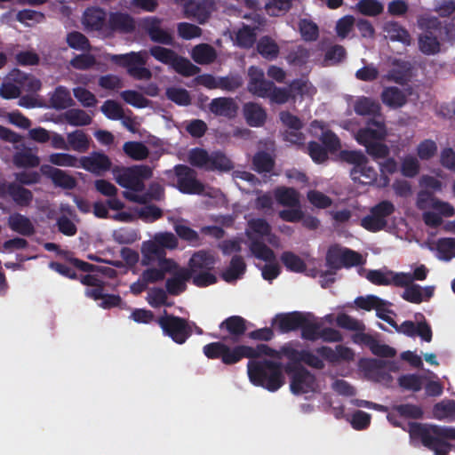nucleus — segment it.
Wrapping results in <instances>:
<instances>
[{
  "instance_id": "64",
  "label": "nucleus",
  "mask_w": 455,
  "mask_h": 455,
  "mask_svg": "<svg viewBox=\"0 0 455 455\" xmlns=\"http://www.w3.org/2000/svg\"><path fill=\"white\" fill-rule=\"evenodd\" d=\"M210 154L204 148H195L189 151L188 162L192 166L207 170Z\"/></svg>"
},
{
  "instance_id": "30",
  "label": "nucleus",
  "mask_w": 455,
  "mask_h": 455,
  "mask_svg": "<svg viewBox=\"0 0 455 455\" xmlns=\"http://www.w3.org/2000/svg\"><path fill=\"white\" fill-rule=\"evenodd\" d=\"M246 263L241 255H234L228 267L221 273V278L227 283H234L240 279L246 271Z\"/></svg>"
},
{
  "instance_id": "22",
  "label": "nucleus",
  "mask_w": 455,
  "mask_h": 455,
  "mask_svg": "<svg viewBox=\"0 0 455 455\" xmlns=\"http://www.w3.org/2000/svg\"><path fill=\"white\" fill-rule=\"evenodd\" d=\"M404 291L402 298L411 303L420 304L422 301L429 300L434 295V287L426 286L422 288L420 285L411 283V284L403 285Z\"/></svg>"
},
{
  "instance_id": "41",
  "label": "nucleus",
  "mask_w": 455,
  "mask_h": 455,
  "mask_svg": "<svg viewBox=\"0 0 455 455\" xmlns=\"http://www.w3.org/2000/svg\"><path fill=\"white\" fill-rule=\"evenodd\" d=\"M433 417L438 420H455V401L446 400L435 403L433 407Z\"/></svg>"
},
{
  "instance_id": "38",
  "label": "nucleus",
  "mask_w": 455,
  "mask_h": 455,
  "mask_svg": "<svg viewBox=\"0 0 455 455\" xmlns=\"http://www.w3.org/2000/svg\"><path fill=\"white\" fill-rule=\"evenodd\" d=\"M382 102L390 108H400L406 103V96L402 90L397 87H387L381 92Z\"/></svg>"
},
{
  "instance_id": "59",
  "label": "nucleus",
  "mask_w": 455,
  "mask_h": 455,
  "mask_svg": "<svg viewBox=\"0 0 455 455\" xmlns=\"http://www.w3.org/2000/svg\"><path fill=\"white\" fill-rule=\"evenodd\" d=\"M392 410L399 416L405 419H422L424 415L422 408L412 403L394 405Z\"/></svg>"
},
{
  "instance_id": "13",
  "label": "nucleus",
  "mask_w": 455,
  "mask_h": 455,
  "mask_svg": "<svg viewBox=\"0 0 455 455\" xmlns=\"http://www.w3.org/2000/svg\"><path fill=\"white\" fill-rule=\"evenodd\" d=\"M214 4V0H190L184 5L185 16L204 24L210 18Z\"/></svg>"
},
{
  "instance_id": "34",
  "label": "nucleus",
  "mask_w": 455,
  "mask_h": 455,
  "mask_svg": "<svg viewBox=\"0 0 455 455\" xmlns=\"http://www.w3.org/2000/svg\"><path fill=\"white\" fill-rule=\"evenodd\" d=\"M276 202L285 207H299V195L293 188L278 187L274 191Z\"/></svg>"
},
{
  "instance_id": "21",
  "label": "nucleus",
  "mask_w": 455,
  "mask_h": 455,
  "mask_svg": "<svg viewBox=\"0 0 455 455\" xmlns=\"http://www.w3.org/2000/svg\"><path fill=\"white\" fill-rule=\"evenodd\" d=\"M209 110L218 116L233 118L238 111V105L233 98L219 97L212 100Z\"/></svg>"
},
{
  "instance_id": "1",
  "label": "nucleus",
  "mask_w": 455,
  "mask_h": 455,
  "mask_svg": "<svg viewBox=\"0 0 455 455\" xmlns=\"http://www.w3.org/2000/svg\"><path fill=\"white\" fill-rule=\"evenodd\" d=\"M299 341H290L283 344L279 350L271 348L268 345L259 344L256 347L238 345L229 347L224 342L209 343L203 347L204 355L209 359H220L226 365H232L243 358H258L262 355L281 359L287 358L292 362H304V363L316 370H323L325 366L323 361L308 349L299 350Z\"/></svg>"
},
{
  "instance_id": "49",
  "label": "nucleus",
  "mask_w": 455,
  "mask_h": 455,
  "mask_svg": "<svg viewBox=\"0 0 455 455\" xmlns=\"http://www.w3.org/2000/svg\"><path fill=\"white\" fill-rule=\"evenodd\" d=\"M256 28L243 25L236 33V44L243 49H250L256 42Z\"/></svg>"
},
{
  "instance_id": "58",
  "label": "nucleus",
  "mask_w": 455,
  "mask_h": 455,
  "mask_svg": "<svg viewBox=\"0 0 455 455\" xmlns=\"http://www.w3.org/2000/svg\"><path fill=\"white\" fill-rule=\"evenodd\" d=\"M419 50L427 55H434L440 51V43L436 36H433L431 32L422 35L419 38Z\"/></svg>"
},
{
  "instance_id": "42",
  "label": "nucleus",
  "mask_w": 455,
  "mask_h": 455,
  "mask_svg": "<svg viewBox=\"0 0 455 455\" xmlns=\"http://www.w3.org/2000/svg\"><path fill=\"white\" fill-rule=\"evenodd\" d=\"M427 268L424 265L417 267L412 274L410 273H396L395 278V286H403L411 284L414 280L423 281L427 278Z\"/></svg>"
},
{
  "instance_id": "40",
  "label": "nucleus",
  "mask_w": 455,
  "mask_h": 455,
  "mask_svg": "<svg viewBox=\"0 0 455 455\" xmlns=\"http://www.w3.org/2000/svg\"><path fill=\"white\" fill-rule=\"evenodd\" d=\"M67 142L68 148L80 153H85L90 148V138L82 130H76L68 133Z\"/></svg>"
},
{
  "instance_id": "35",
  "label": "nucleus",
  "mask_w": 455,
  "mask_h": 455,
  "mask_svg": "<svg viewBox=\"0 0 455 455\" xmlns=\"http://www.w3.org/2000/svg\"><path fill=\"white\" fill-rule=\"evenodd\" d=\"M256 49L259 54L267 60H275L280 52L279 45L268 36H263L259 38Z\"/></svg>"
},
{
  "instance_id": "6",
  "label": "nucleus",
  "mask_w": 455,
  "mask_h": 455,
  "mask_svg": "<svg viewBox=\"0 0 455 455\" xmlns=\"http://www.w3.org/2000/svg\"><path fill=\"white\" fill-rule=\"evenodd\" d=\"M339 157L343 162L353 164L350 177L354 182L363 185H373L378 179L377 171L369 166L367 156L358 150H342Z\"/></svg>"
},
{
  "instance_id": "2",
  "label": "nucleus",
  "mask_w": 455,
  "mask_h": 455,
  "mask_svg": "<svg viewBox=\"0 0 455 455\" xmlns=\"http://www.w3.org/2000/svg\"><path fill=\"white\" fill-rule=\"evenodd\" d=\"M411 443L433 451L435 455H448L452 445L447 440H455V428L428 423L409 422Z\"/></svg>"
},
{
  "instance_id": "24",
  "label": "nucleus",
  "mask_w": 455,
  "mask_h": 455,
  "mask_svg": "<svg viewBox=\"0 0 455 455\" xmlns=\"http://www.w3.org/2000/svg\"><path fill=\"white\" fill-rule=\"evenodd\" d=\"M216 259L214 256L204 250L193 253L188 261L187 269L191 271V276L198 271L212 270L214 268Z\"/></svg>"
},
{
  "instance_id": "36",
  "label": "nucleus",
  "mask_w": 455,
  "mask_h": 455,
  "mask_svg": "<svg viewBox=\"0 0 455 455\" xmlns=\"http://www.w3.org/2000/svg\"><path fill=\"white\" fill-rule=\"evenodd\" d=\"M52 107L56 110H63L75 105L70 92L65 86L56 87L50 98Z\"/></svg>"
},
{
  "instance_id": "5",
  "label": "nucleus",
  "mask_w": 455,
  "mask_h": 455,
  "mask_svg": "<svg viewBox=\"0 0 455 455\" xmlns=\"http://www.w3.org/2000/svg\"><path fill=\"white\" fill-rule=\"evenodd\" d=\"M112 173L119 186L133 192H142L145 189V180L153 175L152 169L144 164L115 166Z\"/></svg>"
},
{
  "instance_id": "10",
  "label": "nucleus",
  "mask_w": 455,
  "mask_h": 455,
  "mask_svg": "<svg viewBox=\"0 0 455 455\" xmlns=\"http://www.w3.org/2000/svg\"><path fill=\"white\" fill-rule=\"evenodd\" d=\"M395 211L392 202L384 200L370 210V214L361 220V226L370 232H379L387 226V219Z\"/></svg>"
},
{
  "instance_id": "16",
  "label": "nucleus",
  "mask_w": 455,
  "mask_h": 455,
  "mask_svg": "<svg viewBox=\"0 0 455 455\" xmlns=\"http://www.w3.org/2000/svg\"><path fill=\"white\" fill-rule=\"evenodd\" d=\"M42 174L50 178L56 187L64 189H73L76 186V179L63 170L55 168L49 164H43L40 168Z\"/></svg>"
},
{
  "instance_id": "15",
  "label": "nucleus",
  "mask_w": 455,
  "mask_h": 455,
  "mask_svg": "<svg viewBox=\"0 0 455 455\" xmlns=\"http://www.w3.org/2000/svg\"><path fill=\"white\" fill-rule=\"evenodd\" d=\"M315 352L331 363H337L340 361L350 362L353 361L355 357L354 351L350 347L343 345L336 346L335 349L327 346H322L317 347Z\"/></svg>"
},
{
  "instance_id": "57",
  "label": "nucleus",
  "mask_w": 455,
  "mask_h": 455,
  "mask_svg": "<svg viewBox=\"0 0 455 455\" xmlns=\"http://www.w3.org/2000/svg\"><path fill=\"white\" fill-rule=\"evenodd\" d=\"M436 251L438 259L449 261L455 257V239L454 238H441L436 243Z\"/></svg>"
},
{
  "instance_id": "31",
  "label": "nucleus",
  "mask_w": 455,
  "mask_h": 455,
  "mask_svg": "<svg viewBox=\"0 0 455 455\" xmlns=\"http://www.w3.org/2000/svg\"><path fill=\"white\" fill-rule=\"evenodd\" d=\"M246 235L251 241L249 246L250 251L256 259L269 263L275 261V254L274 251L267 246L264 242L257 237H254V235H252L250 232H246Z\"/></svg>"
},
{
  "instance_id": "61",
  "label": "nucleus",
  "mask_w": 455,
  "mask_h": 455,
  "mask_svg": "<svg viewBox=\"0 0 455 455\" xmlns=\"http://www.w3.org/2000/svg\"><path fill=\"white\" fill-rule=\"evenodd\" d=\"M122 100L137 108H144L149 106L150 100L145 98L141 93L134 90L123 91L120 93Z\"/></svg>"
},
{
  "instance_id": "45",
  "label": "nucleus",
  "mask_w": 455,
  "mask_h": 455,
  "mask_svg": "<svg viewBox=\"0 0 455 455\" xmlns=\"http://www.w3.org/2000/svg\"><path fill=\"white\" fill-rule=\"evenodd\" d=\"M192 58L198 64H210L216 59V52L212 46L202 44L193 49Z\"/></svg>"
},
{
  "instance_id": "53",
  "label": "nucleus",
  "mask_w": 455,
  "mask_h": 455,
  "mask_svg": "<svg viewBox=\"0 0 455 455\" xmlns=\"http://www.w3.org/2000/svg\"><path fill=\"white\" fill-rule=\"evenodd\" d=\"M166 98L178 106L187 107L191 104V96L188 90L180 87H168L165 91Z\"/></svg>"
},
{
  "instance_id": "26",
  "label": "nucleus",
  "mask_w": 455,
  "mask_h": 455,
  "mask_svg": "<svg viewBox=\"0 0 455 455\" xmlns=\"http://www.w3.org/2000/svg\"><path fill=\"white\" fill-rule=\"evenodd\" d=\"M108 28L114 32L132 33L135 29L133 18L124 12H112L108 20Z\"/></svg>"
},
{
  "instance_id": "4",
  "label": "nucleus",
  "mask_w": 455,
  "mask_h": 455,
  "mask_svg": "<svg viewBox=\"0 0 455 455\" xmlns=\"http://www.w3.org/2000/svg\"><path fill=\"white\" fill-rule=\"evenodd\" d=\"M169 186L176 188L182 194L202 195L204 185L197 180V172L185 164H176L172 169L164 172Z\"/></svg>"
},
{
  "instance_id": "29",
  "label": "nucleus",
  "mask_w": 455,
  "mask_h": 455,
  "mask_svg": "<svg viewBox=\"0 0 455 455\" xmlns=\"http://www.w3.org/2000/svg\"><path fill=\"white\" fill-rule=\"evenodd\" d=\"M2 188L19 206H28L33 200V193L15 182L9 183L6 187L3 185Z\"/></svg>"
},
{
  "instance_id": "9",
  "label": "nucleus",
  "mask_w": 455,
  "mask_h": 455,
  "mask_svg": "<svg viewBox=\"0 0 455 455\" xmlns=\"http://www.w3.org/2000/svg\"><path fill=\"white\" fill-rule=\"evenodd\" d=\"M146 52H131L126 54L113 55L111 60L120 67L125 68L130 76L135 80H149L152 72L146 68Z\"/></svg>"
},
{
  "instance_id": "48",
  "label": "nucleus",
  "mask_w": 455,
  "mask_h": 455,
  "mask_svg": "<svg viewBox=\"0 0 455 455\" xmlns=\"http://www.w3.org/2000/svg\"><path fill=\"white\" fill-rule=\"evenodd\" d=\"M280 259L283 266L289 271L302 273L307 268L305 261L292 251H283Z\"/></svg>"
},
{
  "instance_id": "43",
  "label": "nucleus",
  "mask_w": 455,
  "mask_h": 455,
  "mask_svg": "<svg viewBox=\"0 0 455 455\" xmlns=\"http://www.w3.org/2000/svg\"><path fill=\"white\" fill-rule=\"evenodd\" d=\"M13 164L18 168H34L39 165L40 159L30 148H25L13 155Z\"/></svg>"
},
{
  "instance_id": "51",
  "label": "nucleus",
  "mask_w": 455,
  "mask_h": 455,
  "mask_svg": "<svg viewBox=\"0 0 455 455\" xmlns=\"http://www.w3.org/2000/svg\"><path fill=\"white\" fill-rule=\"evenodd\" d=\"M385 31L392 41L410 44L409 32L396 21H390L385 25Z\"/></svg>"
},
{
  "instance_id": "28",
  "label": "nucleus",
  "mask_w": 455,
  "mask_h": 455,
  "mask_svg": "<svg viewBox=\"0 0 455 455\" xmlns=\"http://www.w3.org/2000/svg\"><path fill=\"white\" fill-rule=\"evenodd\" d=\"M106 12L100 7L87 8L83 15V24L87 29L100 31L106 25Z\"/></svg>"
},
{
  "instance_id": "12",
  "label": "nucleus",
  "mask_w": 455,
  "mask_h": 455,
  "mask_svg": "<svg viewBox=\"0 0 455 455\" xmlns=\"http://www.w3.org/2000/svg\"><path fill=\"white\" fill-rule=\"evenodd\" d=\"M305 315L300 311L279 313L275 315L271 323L280 333H288L300 329L305 321Z\"/></svg>"
},
{
  "instance_id": "46",
  "label": "nucleus",
  "mask_w": 455,
  "mask_h": 455,
  "mask_svg": "<svg viewBox=\"0 0 455 455\" xmlns=\"http://www.w3.org/2000/svg\"><path fill=\"white\" fill-rule=\"evenodd\" d=\"M63 117L65 121L72 126H85L92 122V118L84 110L79 108H70L67 110Z\"/></svg>"
},
{
  "instance_id": "55",
  "label": "nucleus",
  "mask_w": 455,
  "mask_h": 455,
  "mask_svg": "<svg viewBox=\"0 0 455 455\" xmlns=\"http://www.w3.org/2000/svg\"><path fill=\"white\" fill-rule=\"evenodd\" d=\"M395 274L392 270L383 272L381 270H370L366 278L375 285H395Z\"/></svg>"
},
{
  "instance_id": "7",
  "label": "nucleus",
  "mask_w": 455,
  "mask_h": 455,
  "mask_svg": "<svg viewBox=\"0 0 455 455\" xmlns=\"http://www.w3.org/2000/svg\"><path fill=\"white\" fill-rule=\"evenodd\" d=\"M156 322L164 336L171 338L177 344H184L192 335V329L187 319L168 314L166 310Z\"/></svg>"
},
{
  "instance_id": "60",
  "label": "nucleus",
  "mask_w": 455,
  "mask_h": 455,
  "mask_svg": "<svg viewBox=\"0 0 455 455\" xmlns=\"http://www.w3.org/2000/svg\"><path fill=\"white\" fill-rule=\"evenodd\" d=\"M310 314L305 315L304 323L300 326L301 338L305 340L315 341L320 339L321 324L307 318Z\"/></svg>"
},
{
  "instance_id": "11",
  "label": "nucleus",
  "mask_w": 455,
  "mask_h": 455,
  "mask_svg": "<svg viewBox=\"0 0 455 455\" xmlns=\"http://www.w3.org/2000/svg\"><path fill=\"white\" fill-rule=\"evenodd\" d=\"M386 136L387 130L383 120L370 118L366 123V126L357 131L355 140L360 145L366 146L372 142L382 140Z\"/></svg>"
},
{
  "instance_id": "32",
  "label": "nucleus",
  "mask_w": 455,
  "mask_h": 455,
  "mask_svg": "<svg viewBox=\"0 0 455 455\" xmlns=\"http://www.w3.org/2000/svg\"><path fill=\"white\" fill-rule=\"evenodd\" d=\"M246 235L251 241L249 246L250 251L256 259L269 263L275 261V254L274 251L267 246L264 242L257 237H254V235H252L250 232H246Z\"/></svg>"
},
{
  "instance_id": "54",
  "label": "nucleus",
  "mask_w": 455,
  "mask_h": 455,
  "mask_svg": "<svg viewBox=\"0 0 455 455\" xmlns=\"http://www.w3.org/2000/svg\"><path fill=\"white\" fill-rule=\"evenodd\" d=\"M355 305L356 307L371 311L376 309L381 306H391V303L387 300L382 299L376 295L359 296L355 299Z\"/></svg>"
},
{
  "instance_id": "23",
  "label": "nucleus",
  "mask_w": 455,
  "mask_h": 455,
  "mask_svg": "<svg viewBox=\"0 0 455 455\" xmlns=\"http://www.w3.org/2000/svg\"><path fill=\"white\" fill-rule=\"evenodd\" d=\"M178 263L175 260H164L163 265H158V267H148L141 273L142 279L149 283H155L163 281L167 273H173L177 270Z\"/></svg>"
},
{
  "instance_id": "19",
  "label": "nucleus",
  "mask_w": 455,
  "mask_h": 455,
  "mask_svg": "<svg viewBox=\"0 0 455 455\" xmlns=\"http://www.w3.org/2000/svg\"><path fill=\"white\" fill-rule=\"evenodd\" d=\"M161 20L153 17L147 19L144 22V28L151 41L165 45L173 44L172 35L160 27Z\"/></svg>"
},
{
  "instance_id": "8",
  "label": "nucleus",
  "mask_w": 455,
  "mask_h": 455,
  "mask_svg": "<svg viewBox=\"0 0 455 455\" xmlns=\"http://www.w3.org/2000/svg\"><path fill=\"white\" fill-rule=\"evenodd\" d=\"M301 363L289 361L284 365V371L291 377V390L295 395L314 391L316 385L315 376L300 365Z\"/></svg>"
},
{
  "instance_id": "47",
  "label": "nucleus",
  "mask_w": 455,
  "mask_h": 455,
  "mask_svg": "<svg viewBox=\"0 0 455 455\" xmlns=\"http://www.w3.org/2000/svg\"><path fill=\"white\" fill-rule=\"evenodd\" d=\"M171 67L180 75L188 77L197 75L200 68L185 57L176 55Z\"/></svg>"
},
{
  "instance_id": "39",
  "label": "nucleus",
  "mask_w": 455,
  "mask_h": 455,
  "mask_svg": "<svg viewBox=\"0 0 455 455\" xmlns=\"http://www.w3.org/2000/svg\"><path fill=\"white\" fill-rule=\"evenodd\" d=\"M355 112L359 116H372V118L380 117V107L378 102L368 97L359 98L354 105Z\"/></svg>"
},
{
  "instance_id": "62",
  "label": "nucleus",
  "mask_w": 455,
  "mask_h": 455,
  "mask_svg": "<svg viewBox=\"0 0 455 455\" xmlns=\"http://www.w3.org/2000/svg\"><path fill=\"white\" fill-rule=\"evenodd\" d=\"M252 164L257 172L262 173L271 172L275 165V162L268 153L260 151L256 153L253 156Z\"/></svg>"
},
{
  "instance_id": "27",
  "label": "nucleus",
  "mask_w": 455,
  "mask_h": 455,
  "mask_svg": "<svg viewBox=\"0 0 455 455\" xmlns=\"http://www.w3.org/2000/svg\"><path fill=\"white\" fill-rule=\"evenodd\" d=\"M220 329L226 330L231 339L236 342L247 331L246 320L240 315H232L220 323Z\"/></svg>"
},
{
  "instance_id": "63",
  "label": "nucleus",
  "mask_w": 455,
  "mask_h": 455,
  "mask_svg": "<svg viewBox=\"0 0 455 455\" xmlns=\"http://www.w3.org/2000/svg\"><path fill=\"white\" fill-rule=\"evenodd\" d=\"M293 0H267L264 8L270 16L277 17L287 12L292 4Z\"/></svg>"
},
{
  "instance_id": "33",
  "label": "nucleus",
  "mask_w": 455,
  "mask_h": 455,
  "mask_svg": "<svg viewBox=\"0 0 455 455\" xmlns=\"http://www.w3.org/2000/svg\"><path fill=\"white\" fill-rule=\"evenodd\" d=\"M8 224L10 228L25 236H30L35 234V227L31 220L20 214V213H14L9 217Z\"/></svg>"
},
{
  "instance_id": "37",
  "label": "nucleus",
  "mask_w": 455,
  "mask_h": 455,
  "mask_svg": "<svg viewBox=\"0 0 455 455\" xmlns=\"http://www.w3.org/2000/svg\"><path fill=\"white\" fill-rule=\"evenodd\" d=\"M126 198L130 199L131 201H133L135 203H139L141 204H146L148 201L155 200V201H160L164 196V188L162 185H160L157 182H152L146 193H144L141 196H125Z\"/></svg>"
},
{
  "instance_id": "14",
  "label": "nucleus",
  "mask_w": 455,
  "mask_h": 455,
  "mask_svg": "<svg viewBox=\"0 0 455 455\" xmlns=\"http://www.w3.org/2000/svg\"><path fill=\"white\" fill-rule=\"evenodd\" d=\"M110 158L102 152L93 151L89 156L79 159V167L96 175H100L111 169Z\"/></svg>"
},
{
  "instance_id": "20",
  "label": "nucleus",
  "mask_w": 455,
  "mask_h": 455,
  "mask_svg": "<svg viewBox=\"0 0 455 455\" xmlns=\"http://www.w3.org/2000/svg\"><path fill=\"white\" fill-rule=\"evenodd\" d=\"M171 274L173 276L166 280V291L171 295L178 296L186 291V282L191 279V271L187 267H178L177 270Z\"/></svg>"
},
{
  "instance_id": "25",
  "label": "nucleus",
  "mask_w": 455,
  "mask_h": 455,
  "mask_svg": "<svg viewBox=\"0 0 455 455\" xmlns=\"http://www.w3.org/2000/svg\"><path fill=\"white\" fill-rule=\"evenodd\" d=\"M243 116L251 127H261L267 120L266 109L259 103L247 102L243 107Z\"/></svg>"
},
{
  "instance_id": "56",
  "label": "nucleus",
  "mask_w": 455,
  "mask_h": 455,
  "mask_svg": "<svg viewBox=\"0 0 455 455\" xmlns=\"http://www.w3.org/2000/svg\"><path fill=\"white\" fill-rule=\"evenodd\" d=\"M233 167L230 159L222 152L215 151L210 155L209 164L207 166L208 171H230Z\"/></svg>"
},
{
  "instance_id": "52",
  "label": "nucleus",
  "mask_w": 455,
  "mask_h": 455,
  "mask_svg": "<svg viewBox=\"0 0 455 455\" xmlns=\"http://www.w3.org/2000/svg\"><path fill=\"white\" fill-rule=\"evenodd\" d=\"M355 8L359 13L370 17H376L384 11V5L379 0H359Z\"/></svg>"
},
{
  "instance_id": "18",
  "label": "nucleus",
  "mask_w": 455,
  "mask_h": 455,
  "mask_svg": "<svg viewBox=\"0 0 455 455\" xmlns=\"http://www.w3.org/2000/svg\"><path fill=\"white\" fill-rule=\"evenodd\" d=\"M164 260H173L166 258V251L155 240L143 243L142 266H150L157 261V265H163Z\"/></svg>"
},
{
  "instance_id": "17",
  "label": "nucleus",
  "mask_w": 455,
  "mask_h": 455,
  "mask_svg": "<svg viewBox=\"0 0 455 455\" xmlns=\"http://www.w3.org/2000/svg\"><path fill=\"white\" fill-rule=\"evenodd\" d=\"M353 340L355 343L360 342L365 344L373 355L379 357L391 358L394 357L396 354L395 348L389 347L388 345L379 343L370 334L363 332L355 334L353 338Z\"/></svg>"
},
{
  "instance_id": "44",
  "label": "nucleus",
  "mask_w": 455,
  "mask_h": 455,
  "mask_svg": "<svg viewBox=\"0 0 455 455\" xmlns=\"http://www.w3.org/2000/svg\"><path fill=\"white\" fill-rule=\"evenodd\" d=\"M126 156L135 161L146 159L149 155L148 148L140 141H127L123 146Z\"/></svg>"
},
{
  "instance_id": "50",
  "label": "nucleus",
  "mask_w": 455,
  "mask_h": 455,
  "mask_svg": "<svg viewBox=\"0 0 455 455\" xmlns=\"http://www.w3.org/2000/svg\"><path fill=\"white\" fill-rule=\"evenodd\" d=\"M344 251L345 247H342L338 243L331 245L328 248L325 256L326 266L333 270L342 268Z\"/></svg>"
},
{
  "instance_id": "3",
  "label": "nucleus",
  "mask_w": 455,
  "mask_h": 455,
  "mask_svg": "<svg viewBox=\"0 0 455 455\" xmlns=\"http://www.w3.org/2000/svg\"><path fill=\"white\" fill-rule=\"evenodd\" d=\"M248 376L252 384L270 392L278 390L284 384L281 363L270 360H250L247 363Z\"/></svg>"
}]
</instances>
